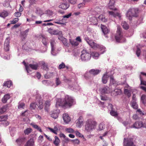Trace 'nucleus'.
Wrapping results in <instances>:
<instances>
[{
  "instance_id": "obj_63",
  "label": "nucleus",
  "mask_w": 146,
  "mask_h": 146,
  "mask_svg": "<svg viewBox=\"0 0 146 146\" xmlns=\"http://www.w3.org/2000/svg\"><path fill=\"white\" fill-rule=\"evenodd\" d=\"M25 106V104L23 103H19L18 105V108H23Z\"/></svg>"
},
{
  "instance_id": "obj_16",
  "label": "nucleus",
  "mask_w": 146,
  "mask_h": 146,
  "mask_svg": "<svg viewBox=\"0 0 146 146\" xmlns=\"http://www.w3.org/2000/svg\"><path fill=\"white\" fill-rule=\"evenodd\" d=\"M58 38L62 42L64 46L68 47V46L67 40L65 38L62 36H59L58 37Z\"/></svg>"
},
{
  "instance_id": "obj_33",
  "label": "nucleus",
  "mask_w": 146,
  "mask_h": 146,
  "mask_svg": "<svg viewBox=\"0 0 146 146\" xmlns=\"http://www.w3.org/2000/svg\"><path fill=\"white\" fill-rule=\"evenodd\" d=\"M99 20H100L102 22H105L107 21V19H106L104 15H100L98 17Z\"/></svg>"
},
{
  "instance_id": "obj_20",
  "label": "nucleus",
  "mask_w": 146,
  "mask_h": 146,
  "mask_svg": "<svg viewBox=\"0 0 146 146\" xmlns=\"http://www.w3.org/2000/svg\"><path fill=\"white\" fill-rule=\"evenodd\" d=\"M101 70L98 69H92L90 71L89 73L91 74H92L95 76L101 72Z\"/></svg>"
},
{
  "instance_id": "obj_5",
  "label": "nucleus",
  "mask_w": 146,
  "mask_h": 146,
  "mask_svg": "<svg viewBox=\"0 0 146 146\" xmlns=\"http://www.w3.org/2000/svg\"><path fill=\"white\" fill-rule=\"evenodd\" d=\"M115 37L116 41L118 42H119L123 38L122 29L119 26H117V31Z\"/></svg>"
},
{
  "instance_id": "obj_55",
  "label": "nucleus",
  "mask_w": 146,
  "mask_h": 146,
  "mask_svg": "<svg viewBox=\"0 0 146 146\" xmlns=\"http://www.w3.org/2000/svg\"><path fill=\"white\" fill-rule=\"evenodd\" d=\"M74 133H76V134L77 136H78L79 137H83L84 136L82 134L78 131H75Z\"/></svg>"
},
{
  "instance_id": "obj_23",
  "label": "nucleus",
  "mask_w": 146,
  "mask_h": 146,
  "mask_svg": "<svg viewBox=\"0 0 146 146\" xmlns=\"http://www.w3.org/2000/svg\"><path fill=\"white\" fill-rule=\"evenodd\" d=\"M109 77V76L107 74V73L104 74L102 78V82L104 84H105L107 82L108 79Z\"/></svg>"
},
{
  "instance_id": "obj_42",
  "label": "nucleus",
  "mask_w": 146,
  "mask_h": 146,
  "mask_svg": "<svg viewBox=\"0 0 146 146\" xmlns=\"http://www.w3.org/2000/svg\"><path fill=\"white\" fill-rule=\"evenodd\" d=\"M8 15V13L6 11H4L0 13V17L4 18L7 17Z\"/></svg>"
},
{
  "instance_id": "obj_40",
  "label": "nucleus",
  "mask_w": 146,
  "mask_h": 146,
  "mask_svg": "<svg viewBox=\"0 0 146 146\" xmlns=\"http://www.w3.org/2000/svg\"><path fill=\"white\" fill-rule=\"evenodd\" d=\"M121 25L123 28L127 30L129 29V26L128 24L125 21L121 23Z\"/></svg>"
},
{
  "instance_id": "obj_3",
  "label": "nucleus",
  "mask_w": 146,
  "mask_h": 146,
  "mask_svg": "<svg viewBox=\"0 0 146 146\" xmlns=\"http://www.w3.org/2000/svg\"><path fill=\"white\" fill-rule=\"evenodd\" d=\"M96 125V122L91 119H88L86 122L85 130L87 132H90L94 129Z\"/></svg>"
},
{
  "instance_id": "obj_25",
  "label": "nucleus",
  "mask_w": 146,
  "mask_h": 146,
  "mask_svg": "<svg viewBox=\"0 0 146 146\" xmlns=\"http://www.w3.org/2000/svg\"><path fill=\"white\" fill-rule=\"evenodd\" d=\"M26 139V138L24 136L19 137L16 140V142L18 144H20L24 142Z\"/></svg>"
},
{
  "instance_id": "obj_28",
  "label": "nucleus",
  "mask_w": 146,
  "mask_h": 146,
  "mask_svg": "<svg viewBox=\"0 0 146 146\" xmlns=\"http://www.w3.org/2000/svg\"><path fill=\"white\" fill-rule=\"evenodd\" d=\"M131 107L134 109H137L138 108V105L137 104L136 101L131 100Z\"/></svg>"
},
{
  "instance_id": "obj_29",
  "label": "nucleus",
  "mask_w": 146,
  "mask_h": 146,
  "mask_svg": "<svg viewBox=\"0 0 146 146\" xmlns=\"http://www.w3.org/2000/svg\"><path fill=\"white\" fill-rule=\"evenodd\" d=\"M110 82L109 86L110 87L111 85L112 84L114 85L115 86H116L117 85V82L116 81H115L113 77H110Z\"/></svg>"
},
{
  "instance_id": "obj_22",
  "label": "nucleus",
  "mask_w": 146,
  "mask_h": 146,
  "mask_svg": "<svg viewBox=\"0 0 146 146\" xmlns=\"http://www.w3.org/2000/svg\"><path fill=\"white\" fill-rule=\"evenodd\" d=\"M10 98V96L9 94H5L2 98V101L3 103H5Z\"/></svg>"
},
{
  "instance_id": "obj_50",
  "label": "nucleus",
  "mask_w": 146,
  "mask_h": 146,
  "mask_svg": "<svg viewBox=\"0 0 146 146\" xmlns=\"http://www.w3.org/2000/svg\"><path fill=\"white\" fill-rule=\"evenodd\" d=\"M71 141L72 143L75 144H78L80 143L79 140L78 139L72 140H71Z\"/></svg>"
},
{
  "instance_id": "obj_45",
  "label": "nucleus",
  "mask_w": 146,
  "mask_h": 146,
  "mask_svg": "<svg viewBox=\"0 0 146 146\" xmlns=\"http://www.w3.org/2000/svg\"><path fill=\"white\" fill-rule=\"evenodd\" d=\"M32 131V129L30 128H28L25 130L24 133L26 135H28Z\"/></svg>"
},
{
  "instance_id": "obj_7",
  "label": "nucleus",
  "mask_w": 146,
  "mask_h": 146,
  "mask_svg": "<svg viewBox=\"0 0 146 146\" xmlns=\"http://www.w3.org/2000/svg\"><path fill=\"white\" fill-rule=\"evenodd\" d=\"M84 40L92 48L95 49L99 47V45L95 43L92 40H90L88 37H85Z\"/></svg>"
},
{
  "instance_id": "obj_19",
  "label": "nucleus",
  "mask_w": 146,
  "mask_h": 146,
  "mask_svg": "<svg viewBox=\"0 0 146 146\" xmlns=\"http://www.w3.org/2000/svg\"><path fill=\"white\" fill-rule=\"evenodd\" d=\"M9 42L8 39H6L4 45V49L6 51H8L9 50Z\"/></svg>"
},
{
  "instance_id": "obj_14",
  "label": "nucleus",
  "mask_w": 146,
  "mask_h": 146,
  "mask_svg": "<svg viewBox=\"0 0 146 146\" xmlns=\"http://www.w3.org/2000/svg\"><path fill=\"white\" fill-rule=\"evenodd\" d=\"M122 93L121 90L120 89H115L114 90H112L111 93V95L112 96H116L121 94Z\"/></svg>"
},
{
  "instance_id": "obj_44",
  "label": "nucleus",
  "mask_w": 146,
  "mask_h": 146,
  "mask_svg": "<svg viewBox=\"0 0 146 146\" xmlns=\"http://www.w3.org/2000/svg\"><path fill=\"white\" fill-rule=\"evenodd\" d=\"M38 107L40 109H42L43 107V102L42 100H40L38 102Z\"/></svg>"
},
{
  "instance_id": "obj_49",
  "label": "nucleus",
  "mask_w": 146,
  "mask_h": 146,
  "mask_svg": "<svg viewBox=\"0 0 146 146\" xmlns=\"http://www.w3.org/2000/svg\"><path fill=\"white\" fill-rule=\"evenodd\" d=\"M66 131L68 133H73L74 132L73 129L71 128H67L66 129Z\"/></svg>"
},
{
  "instance_id": "obj_2",
  "label": "nucleus",
  "mask_w": 146,
  "mask_h": 146,
  "mask_svg": "<svg viewBox=\"0 0 146 146\" xmlns=\"http://www.w3.org/2000/svg\"><path fill=\"white\" fill-rule=\"evenodd\" d=\"M139 13V10L137 8H131L127 11L126 17L130 21L132 20V17H137Z\"/></svg>"
},
{
  "instance_id": "obj_37",
  "label": "nucleus",
  "mask_w": 146,
  "mask_h": 146,
  "mask_svg": "<svg viewBox=\"0 0 146 146\" xmlns=\"http://www.w3.org/2000/svg\"><path fill=\"white\" fill-rule=\"evenodd\" d=\"M130 89H125L124 90V93L127 95L128 98L131 96Z\"/></svg>"
},
{
  "instance_id": "obj_61",
  "label": "nucleus",
  "mask_w": 146,
  "mask_h": 146,
  "mask_svg": "<svg viewBox=\"0 0 146 146\" xmlns=\"http://www.w3.org/2000/svg\"><path fill=\"white\" fill-rule=\"evenodd\" d=\"M42 42L43 44L45 46H46L47 45V43L46 42V39L45 38H43L42 40Z\"/></svg>"
},
{
  "instance_id": "obj_47",
  "label": "nucleus",
  "mask_w": 146,
  "mask_h": 146,
  "mask_svg": "<svg viewBox=\"0 0 146 146\" xmlns=\"http://www.w3.org/2000/svg\"><path fill=\"white\" fill-rule=\"evenodd\" d=\"M43 84L48 86L49 85L50 83L51 82L50 81L48 80H44L42 81Z\"/></svg>"
},
{
  "instance_id": "obj_39",
  "label": "nucleus",
  "mask_w": 146,
  "mask_h": 146,
  "mask_svg": "<svg viewBox=\"0 0 146 146\" xmlns=\"http://www.w3.org/2000/svg\"><path fill=\"white\" fill-rule=\"evenodd\" d=\"M38 106V105L35 103H32L30 105V108L31 110H35Z\"/></svg>"
},
{
  "instance_id": "obj_24",
  "label": "nucleus",
  "mask_w": 146,
  "mask_h": 146,
  "mask_svg": "<svg viewBox=\"0 0 146 146\" xmlns=\"http://www.w3.org/2000/svg\"><path fill=\"white\" fill-rule=\"evenodd\" d=\"M115 3V0H110V2L108 4V6L109 8L111 9L116 10V8L113 9V7Z\"/></svg>"
},
{
  "instance_id": "obj_46",
  "label": "nucleus",
  "mask_w": 146,
  "mask_h": 146,
  "mask_svg": "<svg viewBox=\"0 0 146 146\" xmlns=\"http://www.w3.org/2000/svg\"><path fill=\"white\" fill-rule=\"evenodd\" d=\"M19 19L18 18H16L14 19L13 20L11 21L10 22L11 24H15L17 22L19 21Z\"/></svg>"
},
{
  "instance_id": "obj_31",
  "label": "nucleus",
  "mask_w": 146,
  "mask_h": 146,
  "mask_svg": "<svg viewBox=\"0 0 146 146\" xmlns=\"http://www.w3.org/2000/svg\"><path fill=\"white\" fill-rule=\"evenodd\" d=\"M60 142V141L59 138L56 136L55 137V140L54 141L53 143L56 146H58Z\"/></svg>"
},
{
  "instance_id": "obj_11",
  "label": "nucleus",
  "mask_w": 146,
  "mask_h": 146,
  "mask_svg": "<svg viewBox=\"0 0 146 146\" xmlns=\"http://www.w3.org/2000/svg\"><path fill=\"white\" fill-rule=\"evenodd\" d=\"M84 119L83 117L81 116L76 121V126L79 128H80L83 124Z\"/></svg>"
},
{
  "instance_id": "obj_27",
  "label": "nucleus",
  "mask_w": 146,
  "mask_h": 146,
  "mask_svg": "<svg viewBox=\"0 0 146 146\" xmlns=\"http://www.w3.org/2000/svg\"><path fill=\"white\" fill-rule=\"evenodd\" d=\"M34 144V141L33 139H31L27 142L25 146H33Z\"/></svg>"
},
{
  "instance_id": "obj_38",
  "label": "nucleus",
  "mask_w": 146,
  "mask_h": 146,
  "mask_svg": "<svg viewBox=\"0 0 146 146\" xmlns=\"http://www.w3.org/2000/svg\"><path fill=\"white\" fill-rule=\"evenodd\" d=\"M90 54L91 56H92L93 58L95 59L98 58L99 56V54L98 53L95 52H92Z\"/></svg>"
},
{
  "instance_id": "obj_26",
  "label": "nucleus",
  "mask_w": 146,
  "mask_h": 146,
  "mask_svg": "<svg viewBox=\"0 0 146 146\" xmlns=\"http://www.w3.org/2000/svg\"><path fill=\"white\" fill-rule=\"evenodd\" d=\"M29 29H28L22 32L21 33V36L23 37V38L22 39V40L24 39L25 38L27 37L28 35V32L29 31Z\"/></svg>"
},
{
  "instance_id": "obj_59",
  "label": "nucleus",
  "mask_w": 146,
  "mask_h": 146,
  "mask_svg": "<svg viewBox=\"0 0 146 146\" xmlns=\"http://www.w3.org/2000/svg\"><path fill=\"white\" fill-rule=\"evenodd\" d=\"M42 68L43 69V70H47L48 69V68L46 64H42Z\"/></svg>"
},
{
  "instance_id": "obj_58",
  "label": "nucleus",
  "mask_w": 146,
  "mask_h": 146,
  "mask_svg": "<svg viewBox=\"0 0 146 146\" xmlns=\"http://www.w3.org/2000/svg\"><path fill=\"white\" fill-rule=\"evenodd\" d=\"M1 117V120L2 121H6L7 118V115H3L0 116Z\"/></svg>"
},
{
  "instance_id": "obj_12",
  "label": "nucleus",
  "mask_w": 146,
  "mask_h": 146,
  "mask_svg": "<svg viewBox=\"0 0 146 146\" xmlns=\"http://www.w3.org/2000/svg\"><path fill=\"white\" fill-rule=\"evenodd\" d=\"M48 31L51 34L53 35H58L62 33V32L61 31H59L57 30H53L51 29H49Z\"/></svg>"
},
{
  "instance_id": "obj_17",
  "label": "nucleus",
  "mask_w": 146,
  "mask_h": 146,
  "mask_svg": "<svg viewBox=\"0 0 146 146\" xmlns=\"http://www.w3.org/2000/svg\"><path fill=\"white\" fill-rule=\"evenodd\" d=\"M63 118L65 122L67 123L70 121V118L68 114L65 113L63 115Z\"/></svg>"
},
{
  "instance_id": "obj_18",
  "label": "nucleus",
  "mask_w": 146,
  "mask_h": 146,
  "mask_svg": "<svg viewBox=\"0 0 146 146\" xmlns=\"http://www.w3.org/2000/svg\"><path fill=\"white\" fill-rule=\"evenodd\" d=\"M101 26L102 31L104 35H106L109 32L110 30L105 26L101 24Z\"/></svg>"
},
{
  "instance_id": "obj_48",
  "label": "nucleus",
  "mask_w": 146,
  "mask_h": 146,
  "mask_svg": "<svg viewBox=\"0 0 146 146\" xmlns=\"http://www.w3.org/2000/svg\"><path fill=\"white\" fill-rule=\"evenodd\" d=\"M110 114L111 115L114 116H117L118 115L117 113L113 110H111L110 112Z\"/></svg>"
},
{
  "instance_id": "obj_13",
  "label": "nucleus",
  "mask_w": 146,
  "mask_h": 146,
  "mask_svg": "<svg viewBox=\"0 0 146 146\" xmlns=\"http://www.w3.org/2000/svg\"><path fill=\"white\" fill-rule=\"evenodd\" d=\"M69 7V5L67 2L61 3L59 6V7L63 10H66Z\"/></svg>"
},
{
  "instance_id": "obj_53",
  "label": "nucleus",
  "mask_w": 146,
  "mask_h": 146,
  "mask_svg": "<svg viewBox=\"0 0 146 146\" xmlns=\"http://www.w3.org/2000/svg\"><path fill=\"white\" fill-rule=\"evenodd\" d=\"M14 16L17 17H19L21 15V13L20 12H16L14 13Z\"/></svg>"
},
{
  "instance_id": "obj_54",
  "label": "nucleus",
  "mask_w": 146,
  "mask_h": 146,
  "mask_svg": "<svg viewBox=\"0 0 146 146\" xmlns=\"http://www.w3.org/2000/svg\"><path fill=\"white\" fill-rule=\"evenodd\" d=\"M56 86H58L61 84V82L59 78H56Z\"/></svg>"
},
{
  "instance_id": "obj_34",
  "label": "nucleus",
  "mask_w": 146,
  "mask_h": 146,
  "mask_svg": "<svg viewBox=\"0 0 146 146\" xmlns=\"http://www.w3.org/2000/svg\"><path fill=\"white\" fill-rule=\"evenodd\" d=\"M141 100L145 106H146V95H143L141 97Z\"/></svg>"
},
{
  "instance_id": "obj_6",
  "label": "nucleus",
  "mask_w": 146,
  "mask_h": 146,
  "mask_svg": "<svg viewBox=\"0 0 146 146\" xmlns=\"http://www.w3.org/2000/svg\"><path fill=\"white\" fill-rule=\"evenodd\" d=\"M123 145L124 146H135L133 142V139L131 137L124 139Z\"/></svg>"
},
{
  "instance_id": "obj_56",
  "label": "nucleus",
  "mask_w": 146,
  "mask_h": 146,
  "mask_svg": "<svg viewBox=\"0 0 146 146\" xmlns=\"http://www.w3.org/2000/svg\"><path fill=\"white\" fill-rule=\"evenodd\" d=\"M46 13L47 14L49 15H52L53 14V12L51 10H46Z\"/></svg>"
},
{
  "instance_id": "obj_8",
  "label": "nucleus",
  "mask_w": 146,
  "mask_h": 146,
  "mask_svg": "<svg viewBox=\"0 0 146 146\" xmlns=\"http://www.w3.org/2000/svg\"><path fill=\"white\" fill-rule=\"evenodd\" d=\"M142 127H146V124H143L142 121H136L133 125L131 126V127L138 129Z\"/></svg>"
},
{
  "instance_id": "obj_4",
  "label": "nucleus",
  "mask_w": 146,
  "mask_h": 146,
  "mask_svg": "<svg viewBox=\"0 0 146 146\" xmlns=\"http://www.w3.org/2000/svg\"><path fill=\"white\" fill-rule=\"evenodd\" d=\"M91 57V54L87 52L86 49H84L82 51L81 58L83 61H87L89 60Z\"/></svg>"
},
{
  "instance_id": "obj_1",
  "label": "nucleus",
  "mask_w": 146,
  "mask_h": 146,
  "mask_svg": "<svg viewBox=\"0 0 146 146\" xmlns=\"http://www.w3.org/2000/svg\"><path fill=\"white\" fill-rule=\"evenodd\" d=\"M72 98L68 96H66L64 99H58L56 100V107L61 106L66 108L70 107L74 103Z\"/></svg>"
},
{
  "instance_id": "obj_21",
  "label": "nucleus",
  "mask_w": 146,
  "mask_h": 146,
  "mask_svg": "<svg viewBox=\"0 0 146 146\" xmlns=\"http://www.w3.org/2000/svg\"><path fill=\"white\" fill-rule=\"evenodd\" d=\"M140 79L141 81V84L144 85L146 86V81H143L141 76H140ZM140 88L146 92V88L143 86L140 87Z\"/></svg>"
},
{
  "instance_id": "obj_62",
  "label": "nucleus",
  "mask_w": 146,
  "mask_h": 146,
  "mask_svg": "<svg viewBox=\"0 0 146 146\" xmlns=\"http://www.w3.org/2000/svg\"><path fill=\"white\" fill-rule=\"evenodd\" d=\"M68 1L71 3V4H74L76 3V0H67Z\"/></svg>"
},
{
  "instance_id": "obj_9",
  "label": "nucleus",
  "mask_w": 146,
  "mask_h": 146,
  "mask_svg": "<svg viewBox=\"0 0 146 146\" xmlns=\"http://www.w3.org/2000/svg\"><path fill=\"white\" fill-rule=\"evenodd\" d=\"M25 69L27 73H29L31 69L36 70L38 67V64H25Z\"/></svg>"
},
{
  "instance_id": "obj_57",
  "label": "nucleus",
  "mask_w": 146,
  "mask_h": 146,
  "mask_svg": "<svg viewBox=\"0 0 146 146\" xmlns=\"http://www.w3.org/2000/svg\"><path fill=\"white\" fill-rule=\"evenodd\" d=\"M140 49L139 48H137L136 51V54L138 57L140 55Z\"/></svg>"
},
{
  "instance_id": "obj_30",
  "label": "nucleus",
  "mask_w": 146,
  "mask_h": 146,
  "mask_svg": "<svg viewBox=\"0 0 146 146\" xmlns=\"http://www.w3.org/2000/svg\"><path fill=\"white\" fill-rule=\"evenodd\" d=\"M26 62L27 64H33L34 63H36V60L35 59L31 58H29L26 60Z\"/></svg>"
},
{
  "instance_id": "obj_43",
  "label": "nucleus",
  "mask_w": 146,
  "mask_h": 146,
  "mask_svg": "<svg viewBox=\"0 0 146 146\" xmlns=\"http://www.w3.org/2000/svg\"><path fill=\"white\" fill-rule=\"evenodd\" d=\"M70 41L72 46H77L79 44L78 42L76 40H72L70 39Z\"/></svg>"
},
{
  "instance_id": "obj_32",
  "label": "nucleus",
  "mask_w": 146,
  "mask_h": 146,
  "mask_svg": "<svg viewBox=\"0 0 146 146\" xmlns=\"http://www.w3.org/2000/svg\"><path fill=\"white\" fill-rule=\"evenodd\" d=\"M50 43L51 47V53L52 54V52L55 49L54 46L56 44V42L54 40H51Z\"/></svg>"
},
{
  "instance_id": "obj_52",
  "label": "nucleus",
  "mask_w": 146,
  "mask_h": 146,
  "mask_svg": "<svg viewBox=\"0 0 146 146\" xmlns=\"http://www.w3.org/2000/svg\"><path fill=\"white\" fill-rule=\"evenodd\" d=\"M50 101H46L45 103V109H46V108L49 107L50 106Z\"/></svg>"
},
{
  "instance_id": "obj_10",
  "label": "nucleus",
  "mask_w": 146,
  "mask_h": 146,
  "mask_svg": "<svg viewBox=\"0 0 146 146\" xmlns=\"http://www.w3.org/2000/svg\"><path fill=\"white\" fill-rule=\"evenodd\" d=\"M111 88L110 86L109 87L106 86L104 87L101 88L100 91L102 94H106L110 93L111 94Z\"/></svg>"
},
{
  "instance_id": "obj_64",
  "label": "nucleus",
  "mask_w": 146,
  "mask_h": 146,
  "mask_svg": "<svg viewBox=\"0 0 146 146\" xmlns=\"http://www.w3.org/2000/svg\"><path fill=\"white\" fill-rule=\"evenodd\" d=\"M137 112H138L141 115H144V113L140 109H137Z\"/></svg>"
},
{
  "instance_id": "obj_41",
  "label": "nucleus",
  "mask_w": 146,
  "mask_h": 146,
  "mask_svg": "<svg viewBox=\"0 0 146 146\" xmlns=\"http://www.w3.org/2000/svg\"><path fill=\"white\" fill-rule=\"evenodd\" d=\"M7 106H4L0 108V113L2 114L6 111L7 110Z\"/></svg>"
},
{
  "instance_id": "obj_35",
  "label": "nucleus",
  "mask_w": 146,
  "mask_h": 146,
  "mask_svg": "<svg viewBox=\"0 0 146 146\" xmlns=\"http://www.w3.org/2000/svg\"><path fill=\"white\" fill-rule=\"evenodd\" d=\"M12 85L11 81H9L5 82L3 85L4 86H7V87L10 88Z\"/></svg>"
},
{
  "instance_id": "obj_36",
  "label": "nucleus",
  "mask_w": 146,
  "mask_h": 146,
  "mask_svg": "<svg viewBox=\"0 0 146 146\" xmlns=\"http://www.w3.org/2000/svg\"><path fill=\"white\" fill-rule=\"evenodd\" d=\"M31 124L33 128L37 129L40 132H41L42 131L41 128L37 125L35 124L34 123H31Z\"/></svg>"
},
{
  "instance_id": "obj_51",
  "label": "nucleus",
  "mask_w": 146,
  "mask_h": 146,
  "mask_svg": "<svg viewBox=\"0 0 146 146\" xmlns=\"http://www.w3.org/2000/svg\"><path fill=\"white\" fill-rule=\"evenodd\" d=\"M105 127L104 125L102 123H100L99 126V129L100 131L103 130Z\"/></svg>"
},
{
  "instance_id": "obj_60",
  "label": "nucleus",
  "mask_w": 146,
  "mask_h": 146,
  "mask_svg": "<svg viewBox=\"0 0 146 146\" xmlns=\"http://www.w3.org/2000/svg\"><path fill=\"white\" fill-rule=\"evenodd\" d=\"M85 5V3H81L78 4V8L79 9L83 7Z\"/></svg>"
},
{
  "instance_id": "obj_15",
  "label": "nucleus",
  "mask_w": 146,
  "mask_h": 146,
  "mask_svg": "<svg viewBox=\"0 0 146 146\" xmlns=\"http://www.w3.org/2000/svg\"><path fill=\"white\" fill-rule=\"evenodd\" d=\"M60 113V110L58 109H56L55 110L53 111L51 114V117L52 118L56 119L58 117Z\"/></svg>"
}]
</instances>
